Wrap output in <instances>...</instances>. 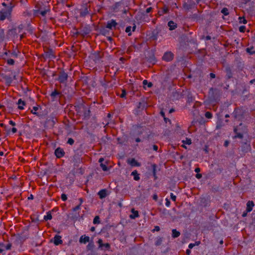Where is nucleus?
Here are the masks:
<instances>
[{
  "instance_id": "4c0bfd02",
  "label": "nucleus",
  "mask_w": 255,
  "mask_h": 255,
  "mask_svg": "<svg viewBox=\"0 0 255 255\" xmlns=\"http://www.w3.org/2000/svg\"><path fill=\"white\" fill-rule=\"evenodd\" d=\"M9 56L13 57V58H17L18 55H17V53L15 51H14L10 53V55Z\"/></svg>"
},
{
  "instance_id": "c85d7f7f",
  "label": "nucleus",
  "mask_w": 255,
  "mask_h": 255,
  "mask_svg": "<svg viewBox=\"0 0 255 255\" xmlns=\"http://www.w3.org/2000/svg\"><path fill=\"white\" fill-rule=\"evenodd\" d=\"M100 166L101 167V168H102L103 171H107L108 170V168L107 166L105 164L101 163L100 164Z\"/></svg>"
},
{
  "instance_id": "4be33fe9",
  "label": "nucleus",
  "mask_w": 255,
  "mask_h": 255,
  "mask_svg": "<svg viewBox=\"0 0 255 255\" xmlns=\"http://www.w3.org/2000/svg\"><path fill=\"white\" fill-rule=\"evenodd\" d=\"M52 215L49 212H47V215L46 216H44V219L45 221L50 220L52 219Z\"/></svg>"
},
{
  "instance_id": "b1692460",
  "label": "nucleus",
  "mask_w": 255,
  "mask_h": 255,
  "mask_svg": "<svg viewBox=\"0 0 255 255\" xmlns=\"http://www.w3.org/2000/svg\"><path fill=\"white\" fill-rule=\"evenodd\" d=\"M143 84L144 86H147L149 88L151 87L152 86V84L151 82H148L146 80H143Z\"/></svg>"
},
{
  "instance_id": "6e6d98bb",
  "label": "nucleus",
  "mask_w": 255,
  "mask_h": 255,
  "mask_svg": "<svg viewBox=\"0 0 255 255\" xmlns=\"http://www.w3.org/2000/svg\"><path fill=\"white\" fill-rule=\"evenodd\" d=\"M210 75L211 78H215V74L214 73H211Z\"/></svg>"
},
{
  "instance_id": "2f4dec72",
  "label": "nucleus",
  "mask_w": 255,
  "mask_h": 255,
  "mask_svg": "<svg viewBox=\"0 0 255 255\" xmlns=\"http://www.w3.org/2000/svg\"><path fill=\"white\" fill-rule=\"evenodd\" d=\"M7 63L10 65H13L14 64V61L12 59H8L7 60Z\"/></svg>"
},
{
  "instance_id": "cd10ccee",
  "label": "nucleus",
  "mask_w": 255,
  "mask_h": 255,
  "mask_svg": "<svg viewBox=\"0 0 255 255\" xmlns=\"http://www.w3.org/2000/svg\"><path fill=\"white\" fill-rule=\"evenodd\" d=\"M98 243L99 244V248H101V249H103L104 244L103 243V240L101 239H99V240L98 241Z\"/></svg>"
},
{
  "instance_id": "4468645a",
  "label": "nucleus",
  "mask_w": 255,
  "mask_h": 255,
  "mask_svg": "<svg viewBox=\"0 0 255 255\" xmlns=\"http://www.w3.org/2000/svg\"><path fill=\"white\" fill-rule=\"evenodd\" d=\"M254 206V203L253 201H248L247 204V211L248 212H251L253 210Z\"/></svg>"
},
{
  "instance_id": "f704fd0d",
  "label": "nucleus",
  "mask_w": 255,
  "mask_h": 255,
  "mask_svg": "<svg viewBox=\"0 0 255 255\" xmlns=\"http://www.w3.org/2000/svg\"><path fill=\"white\" fill-rule=\"evenodd\" d=\"M89 13L88 10L87 8H85L84 11L81 12V15L82 16H85Z\"/></svg>"
},
{
  "instance_id": "7c9ffc66",
  "label": "nucleus",
  "mask_w": 255,
  "mask_h": 255,
  "mask_svg": "<svg viewBox=\"0 0 255 255\" xmlns=\"http://www.w3.org/2000/svg\"><path fill=\"white\" fill-rule=\"evenodd\" d=\"M67 143L72 145L74 143V140L72 138H69L67 141Z\"/></svg>"
},
{
  "instance_id": "49530a36",
  "label": "nucleus",
  "mask_w": 255,
  "mask_h": 255,
  "mask_svg": "<svg viewBox=\"0 0 255 255\" xmlns=\"http://www.w3.org/2000/svg\"><path fill=\"white\" fill-rule=\"evenodd\" d=\"M160 231V227L158 226H156L154 227V230H153V232L154 231Z\"/></svg>"
},
{
  "instance_id": "9b49d317",
  "label": "nucleus",
  "mask_w": 255,
  "mask_h": 255,
  "mask_svg": "<svg viewBox=\"0 0 255 255\" xmlns=\"http://www.w3.org/2000/svg\"><path fill=\"white\" fill-rule=\"evenodd\" d=\"M100 199H103L105 198L107 195L106 189L101 190L98 193Z\"/></svg>"
},
{
  "instance_id": "c9c22d12",
  "label": "nucleus",
  "mask_w": 255,
  "mask_h": 255,
  "mask_svg": "<svg viewBox=\"0 0 255 255\" xmlns=\"http://www.w3.org/2000/svg\"><path fill=\"white\" fill-rule=\"evenodd\" d=\"M246 27L244 25H242L239 27V31L241 32H244L246 31Z\"/></svg>"
},
{
  "instance_id": "423d86ee",
  "label": "nucleus",
  "mask_w": 255,
  "mask_h": 255,
  "mask_svg": "<svg viewBox=\"0 0 255 255\" xmlns=\"http://www.w3.org/2000/svg\"><path fill=\"white\" fill-rule=\"evenodd\" d=\"M54 153L57 158H60L64 156L65 152L62 148L58 147L55 149Z\"/></svg>"
},
{
  "instance_id": "338daca9",
  "label": "nucleus",
  "mask_w": 255,
  "mask_h": 255,
  "mask_svg": "<svg viewBox=\"0 0 255 255\" xmlns=\"http://www.w3.org/2000/svg\"><path fill=\"white\" fill-rule=\"evenodd\" d=\"M242 22L244 23V24H246L247 23V21L246 19H245V18H244V20H243Z\"/></svg>"
},
{
  "instance_id": "f8f14e48",
  "label": "nucleus",
  "mask_w": 255,
  "mask_h": 255,
  "mask_svg": "<svg viewBox=\"0 0 255 255\" xmlns=\"http://www.w3.org/2000/svg\"><path fill=\"white\" fill-rule=\"evenodd\" d=\"M17 105L18 108L20 110H22L24 109V106L25 105V102L22 101L21 99H19L18 100Z\"/></svg>"
},
{
  "instance_id": "5fc2aeb1",
  "label": "nucleus",
  "mask_w": 255,
  "mask_h": 255,
  "mask_svg": "<svg viewBox=\"0 0 255 255\" xmlns=\"http://www.w3.org/2000/svg\"><path fill=\"white\" fill-rule=\"evenodd\" d=\"M186 253L187 255H189L191 253V251L190 249H187L186 251Z\"/></svg>"
},
{
  "instance_id": "a19ab883",
  "label": "nucleus",
  "mask_w": 255,
  "mask_h": 255,
  "mask_svg": "<svg viewBox=\"0 0 255 255\" xmlns=\"http://www.w3.org/2000/svg\"><path fill=\"white\" fill-rule=\"evenodd\" d=\"M170 198L172 201H176V196L175 195H174L173 193H170Z\"/></svg>"
},
{
  "instance_id": "72a5a7b5",
  "label": "nucleus",
  "mask_w": 255,
  "mask_h": 255,
  "mask_svg": "<svg viewBox=\"0 0 255 255\" xmlns=\"http://www.w3.org/2000/svg\"><path fill=\"white\" fill-rule=\"evenodd\" d=\"M100 223V218L99 216H96L93 220L94 224H99Z\"/></svg>"
},
{
  "instance_id": "680f3d73",
  "label": "nucleus",
  "mask_w": 255,
  "mask_h": 255,
  "mask_svg": "<svg viewBox=\"0 0 255 255\" xmlns=\"http://www.w3.org/2000/svg\"><path fill=\"white\" fill-rule=\"evenodd\" d=\"M140 141H141V140H140V139L139 138H138H138H136L135 139V141H136V142H139Z\"/></svg>"
},
{
  "instance_id": "c03bdc74",
  "label": "nucleus",
  "mask_w": 255,
  "mask_h": 255,
  "mask_svg": "<svg viewBox=\"0 0 255 255\" xmlns=\"http://www.w3.org/2000/svg\"><path fill=\"white\" fill-rule=\"evenodd\" d=\"M126 92L125 90H124L122 91V94L121 95V98H124V97H125L126 96Z\"/></svg>"
},
{
  "instance_id": "ea45409f",
  "label": "nucleus",
  "mask_w": 255,
  "mask_h": 255,
  "mask_svg": "<svg viewBox=\"0 0 255 255\" xmlns=\"http://www.w3.org/2000/svg\"><path fill=\"white\" fill-rule=\"evenodd\" d=\"M131 26H128L126 28V32H127V33H128V35H131V33H130V32L131 31Z\"/></svg>"
},
{
  "instance_id": "c756f323",
  "label": "nucleus",
  "mask_w": 255,
  "mask_h": 255,
  "mask_svg": "<svg viewBox=\"0 0 255 255\" xmlns=\"http://www.w3.org/2000/svg\"><path fill=\"white\" fill-rule=\"evenodd\" d=\"M205 117L207 119H211L212 117V114L210 112H207L205 114Z\"/></svg>"
},
{
  "instance_id": "bf43d9fd",
  "label": "nucleus",
  "mask_w": 255,
  "mask_h": 255,
  "mask_svg": "<svg viewBox=\"0 0 255 255\" xmlns=\"http://www.w3.org/2000/svg\"><path fill=\"white\" fill-rule=\"evenodd\" d=\"M164 120L165 123H167V121L170 122V120L168 118H166L165 117L164 118Z\"/></svg>"
},
{
  "instance_id": "052dcab7",
  "label": "nucleus",
  "mask_w": 255,
  "mask_h": 255,
  "mask_svg": "<svg viewBox=\"0 0 255 255\" xmlns=\"http://www.w3.org/2000/svg\"><path fill=\"white\" fill-rule=\"evenodd\" d=\"M104 161V158H100L99 160V162L100 163H102V162Z\"/></svg>"
},
{
  "instance_id": "bb28decb",
  "label": "nucleus",
  "mask_w": 255,
  "mask_h": 255,
  "mask_svg": "<svg viewBox=\"0 0 255 255\" xmlns=\"http://www.w3.org/2000/svg\"><path fill=\"white\" fill-rule=\"evenodd\" d=\"M253 47L247 48V51L250 54L252 55L255 53V51L253 50Z\"/></svg>"
},
{
  "instance_id": "aec40b11",
  "label": "nucleus",
  "mask_w": 255,
  "mask_h": 255,
  "mask_svg": "<svg viewBox=\"0 0 255 255\" xmlns=\"http://www.w3.org/2000/svg\"><path fill=\"white\" fill-rule=\"evenodd\" d=\"M234 131L236 133V135L234 136L235 138H242L243 137V135L242 133L238 132L237 128L236 127L234 128Z\"/></svg>"
},
{
  "instance_id": "dca6fc26",
  "label": "nucleus",
  "mask_w": 255,
  "mask_h": 255,
  "mask_svg": "<svg viewBox=\"0 0 255 255\" xmlns=\"http://www.w3.org/2000/svg\"><path fill=\"white\" fill-rule=\"evenodd\" d=\"M121 5L122 2L121 1L117 2L113 5L112 9L114 11L117 12Z\"/></svg>"
},
{
  "instance_id": "ddd939ff",
  "label": "nucleus",
  "mask_w": 255,
  "mask_h": 255,
  "mask_svg": "<svg viewBox=\"0 0 255 255\" xmlns=\"http://www.w3.org/2000/svg\"><path fill=\"white\" fill-rule=\"evenodd\" d=\"M90 240V238L88 236H82L79 240V241L81 243L86 244L89 242Z\"/></svg>"
},
{
  "instance_id": "a878e982",
  "label": "nucleus",
  "mask_w": 255,
  "mask_h": 255,
  "mask_svg": "<svg viewBox=\"0 0 255 255\" xmlns=\"http://www.w3.org/2000/svg\"><path fill=\"white\" fill-rule=\"evenodd\" d=\"M38 110V107H33L32 110L31 111V113L35 115H38V113L36 111Z\"/></svg>"
},
{
  "instance_id": "0eeeda50",
  "label": "nucleus",
  "mask_w": 255,
  "mask_h": 255,
  "mask_svg": "<svg viewBox=\"0 0 255 255\" xmlns=\"http://www.w3.org/2000/svg\"><path fill=\"white\" fill-rule=\"evenodd\" d=\"M117 25V23L116 20L112 19L111 21L108 22L106 27L110 29H113L114 28H116Z\"/></svg>"
},
{
  "instance_id": "5701e85b",
  "label": "nucleus",
  "mask_w": 255,
  "mask_h": 255,
  "mask_svg": "<svg viewBox=\"0 0 255 255\" xmlns=\"http://www.w3.org/2000/svg\"><path fill=\"white\" fill-rule=\"evenodd\" d=\"M182 142L185 144L190 145L191 144L192 141L190 138H186L185 140H183L182 141Z\"/></svg>"
},
{
  "instance_id": "79ce46f5",
  "label": "nucleus",
  "mask_w": 255,
  "mask_h": 255,
  "mask_svg": "<svg viewBox=\"0 0 255 255\" xmlns=\"http://www.w3.org/2000/svg\"><path fill=\"white\" fill-rule=\"evenodd\" d=\"M105 248L107 250H109L110 249V245L109 243L104 244L103 248Z\"/></svg>"
},
{
  "instance_id": "13d9d810",
  "label": "nucleus",
  "mask_w": 255,
  "mask_h": 255,
  "mask_svg": "<svg viewBox=\"0 0 255 255\" xmlns=\"http://www.w3.org/2000/svg\"><path fill=\"white\" fill-rule=\"evenodd\" d=\"M79 200L80 201V203H79V205H81V204L83 203V199L80 198L79 199Z\"/></svg>"
},
{
  "instance_id": "7ed1b4c3",
  "label": "nucleus",
  "mask_w": 255,
  "mask_h": 255,
  "mask_svg": "<svg viewBox=\"0 0 255 255\" xmlns=\"http://www.w3.org/2000/svg\"><path fill=\"white\" fill-rule=\"evenodd\" d=\"M11 9L8 10H4L0 11V19L3 20L6 17L10 16L11 14Z\"/></svg>"
},
{
  "instance_id": "de8ad7c7",
  "label": "nucleus",
  "mask_w": 255,
  "mask_h": 255,
  "mask_svg": "<svg viewBox=\"0 0 255 255\" xmlns=\"http://www.w3.org/2000/svg\"><path fill=\"white\" fill-rule=\"evenodd\" d=\"M9 124L11 125L12 126H15L16 125V124L13 121L10 120L9 122Z\"/></svg>"
},
{
  "instance_id": "6e6552de",
  "label": "nucleus",
  "mask_w": 255,
  "mask_h": 255,
  "mask_svg": "<svg viewBox=\"0 0 255 255\" xmlns=\"http://www.w3.org/2000/svg\"><path fill=\"white\" fill-rule=\"evenodd\" d=\"M169 8L167 6L164 5L163 7L158 11V14L159 16L163 15L164 14H166L169 12Z\"/></svg>"
},
{
  "instance_id": "f3484780",
  "label": "nucleus",
  "mask_w": 255,
  "mask_h": 255,
  "mask_svg": "<svg viewBox=\"0 0 255 255\" xmlns=\"http://www.w3.org/2000/svg\"><path fill=\"white\" fill-rule=\"evenodd\" d=\"M131 213L132 214H131L129 216L130 218L131 219H133L139 216L138 212L137 211L135 210L134 209H131Z\"/></svg>"
},
{
  "instance_id": "f03ea898",
  "label": "nucleus",
  "mask_w": 255,
  "mask_h": 255,
  "mask_svg": "<svg viewBox=\"0 0 255 255\" xmlns=\"http://www.w3.org/2000/svg\"><path fill=\"white\" fill-rule=\"evenodd\" d=\"M68 79V74L64 71H61L59 73L58 80L60 83L66 82Z\"/></svg>"
},
{
  "instance_id": "1a4fd4ad",
  "label": "nucleus",
  "mask_w": 255,
  "mask_h": 255,
  "mask_svg": "<svg viewBox=\"0 0 255 255\" xmlns=\"http://www.w3.org/2000/svg\"><path fill=\"white\" fill-rule=\"evenodd\" d=\"M128 163L131 166L139 167L140 166V164L134 158H131L128 160Z\"/></svg>"
},
{
  "instance_id": "09e8293b",
  "label": "nucleus",
  "mask_w": 255,
  "mask_h": 255,
  "mask_svg": "<svg viewBox=\"0 0 255 255\" xmlns=\"http://www.w3.org/2000/svg\"><path fill=\"white\" fill-rule=\"evenodd\" d=\"M11 132L12 133H15L17 132V129L15 128H11Z\"/></svg>"
},
{
  "instance_id": "9d476101",
  "label": "nucleus",
  "mask_w": 255,
  "mask_h": 255,
  "mask_svg": "<svg viewBox=\"0 0 255 255\" xmlns=\"http://www.w3.org/2000/svg\"><path fill=\"white\" fill-rule=\"evenodd\" d=\"M62 241L61 240V237L59 235H56L54 237V244L57 246L62 244Z\"/></svg>"
},
{
  "instance_id": "a18cd8bd",
  "label": "nucleus",
  "mask_w": 255,
  "mask_h": 255,
  "mask_svg": "<svg viewBox=\"0 0 255 255\" xmlns=\"http://www.w3.org/2000/svg\"><path fill=\"white\" fill-rule=\"evenodd\" d=\"M152 10V8L151 7H149L146 8V12L147 13L150 12Z\"/></svg>"
},
{
  "instance_id": "37998d69",
  "label": "nucleus",
  "mask_w": 255,
  "mask_h": 255,
  "mask_svg": "<svg viewBox=\"0 0 255 255\" xmlns=\"http://www.w3.org/2000/svg\"><path fill=\"white\" fill-rule=\"evenodd\" d=\"M165 201H166V202H165V205L167 207H169L170 205V201L167 198H166Z\"/></svg>"
},
{
  "instance_id": "2eb2a0df",
  "label": "nucleus",
  "mask_w": 255,
  "mask_h": 255,
  "mask_svg": "<svg viewBox=\"0 0 255 255\" xmlns=\"http://www.w3.org/2000/svg\"><path fill=\"white\" fill-rule=\"evenodd\" d=\"M168 25L169 27V29L172 30L177 27V24L174 21L170 20L168 22Z\"/></svg>"
},
{
  "instance_id": "4d7b16f0",
  "label": "nucleus",
  "mask_w": 255,
  "mask_h": 255,
  "mask_svg": "<svg viewBox=\"0 0 255 255\" xmlns=\"http://www.w3.org/2000/svg\"><path fill=\"white\" fill-rule=\"evenodd\" d=\"M195 171L196 173H198V172H199L200 171V169L199 168H198H198H196L195 169Z\"/></svg>"
},
{
  "instance_id": "69168bd1",
  "label": "nucleus",
  "mask_w": 255,
  "mask_h": 255,
  "mask_svg": "<svg viewBox=\"0 0 255 255\" xmlns=\"http://www.w3.org/2000/svg\"><path fill=\"white\" fill-rule=\"evenodd\" d=\"M255 82V79H253L252 80L250 81V84H253L254 82Z\"/></svg>"
},
{
  "instance_id": "a211bd4d",
  "label": "nucleus",
  "mask_w": 255,
  "mask_h": 255,
  "mask_svg": "<svg viewBox=\"0 0 255 255\" xmlns=\"http://www.w3.org/2000/svg\"><path fill=\"white\" fill-rule=\"evenodd\" d=\"M131 175L133 176V179L135 181H138L140 179L139 174L136 170L131 172Z\"/></svg>"
},
{
  "instance_id": "f257e3e1",
  "label": "nucleus",
  "mask_w": 255,
  "mask_h": 255,
  "mask_svg": "<svg viewBox=\"0 0 255 255\" xmlns=\"http://www.w3.org/2000/svg\"><path fill=\"white\" fill-rule=\"evenodd\" d=\"M45 59H53L56 58L54 52L53 50L49 48H44V53L43 55Z\"/></svg>"
},
{
  "instance_id": "e433bc0d",
  "label": "nucleus",
  "mask_w": 255,
  "mask_h": 255,
  "mask_svg": "<svg viewBox=\"0 0 255 255\" xmlns=\"http://www.w3.org/2000/svg\"><path fill=\"white\" fill-rule=\"evenodd\" d=\"M80 209H81V205L79 204L77 206H76V207H75L74 208H73V211L74 212H76L77 211L80 210Z\"/></svg>"
},
{
  "instance_id": "0e129e2a",
  "label": "nucleus",
  "mask_w": 255,
  "mask_h": 255,
  "mask_svg": "<svg viewBox=\"0 0 255 255\" xmlns=\"http://www.w3.org/2000/svg\"><path fill=\"white\" fill-rule=\"evenodd\" d=\"M160 114H161V115L163 117V118H164V117H165V114H164V113L163 112H160Z\"/></svg>"
},
{
  "instance_id": "3c124183",
  "label": "nucleus",
  "mask_w": 255,
  "mask_h": 255,
  "mask_svg": "<svg viewBox=\"0 0 255 255\" xmlns=\"http://www.w3.org/2000/svg\"><path fill=\"white\" fill-rule=\"evenodd\" d=\"M152 198L155 201H157V199H158V196L156 194H154L153 195V197H152Z\"/></svg>"
},
{
  "instance_id": "8fccbe9b",
  "label": "nucleus",
  "mask_w": 255,
  "mask_h": 255,
  "mask_svg": "<svg viewBox=\"0 0 255 255\" xmlns=\"http://www.w3.org/2000/svg\"><path fill=\"white\" fill-rule=\"evenodd\" d=\"M196 177L197 178V179H200L201 177H202V174H200V173H197L196 175Z\"/></svg>"
},
{
  "instance_id": "e2e57ef3",
  "label": "nucleus",
  "mask_w": 255,
  "mask_h": 255,
  "mask_svg": "<svg viewBox=\"0 0 255 255\" xmlns=\"http://www.w3.org/2000/svg\"><path fill=\"white\" fill-rule=\"evenodd\" d=\"M229 144V142L228 141H226L224 143V145L225 146H227Z\"/></svg>"
},
{
  "instance_id": "412c9836",
  "label": "nucleus",
  "mask_w": 255,
  "mask_h": 255,
  "mask_svg": "<svg viewBox=\"0 0 255 255\" xmlns=\"http://www.w3.org/2000/svg\"><path fill=\"white\" fill-rule=\"evenodd\" d=\"M180 235L179 232L177 231L176 229H173L172 231V237L173 238H176L178 237Z\"/></svg>"
},
{
  "instance_id": "603ef678",
  "label": "nucleus",
  "mask_w": 255,
  "mask_h": 255,
  "mask_svg": "<svg viewBox=\"0 0 255 255\" xmlns=\"http://www.w3.org/2000/svg\"><path fill=\"white\" fill-rule=\"evenodd\" d=\"M158 148V146H157V145H153V150H155V151H157Z\"/></svg>"
},
{
  "instance_id": "20e7f679",
  "label": "nucleus",
  "mask_w": 255,
  "mask_h": 255,
  "mask_svg": "<svg viewBox=\"0 0 255 255\" xmlns=\"http://www.w3.org/2000/svg\"><path fill=\"white\" fill-rule=\"evenodd\" d=\"M173 56L174 55L172 52H167L164 54L162 59L165 61H170L173 59Z\"/></svg>"
},
{
  "instance_id": "473e14b6",
  "label": "nucleus",
  "mask_w": 255,
  "mask_h": 255,
  "mask_svg": "<svg viewBox=\"0 0 255 255\" xmlns=\"http://www.w3.org/2000/svg\"><path fill=\"white\" fill-rule=\"evenodd\" d=\"M60 94V93L58 92L57 90H54L53 92H52L51 94V96L52 97H54L57 95H58Z\"/></svg>"
},
{
  "instance_id": "58836bf2",
  "label": "nucleus",
  "mask_w": 255,
  "mask_h": 255,
  "mask_svg": "<svg viewBox=\"0 0 255 255\" xmlns=\"http://www.w3.org/2000/svg\"><path fill=\"white\" fill-rule=\"evenodd\" d=\"M61 198L62 200L63 201H65L67 199V197L66 195L65 194H62L61 195Z\"/></svg>"
},
{
  "instance_id": "774afa93",
  "label": "nucleus",
  "mask_w": 255,
  "mask_h": 255,
  "mask_svg": "<svg viewBox=\"0 0 255 255\" xmlns=\"http://www.w3.org/2000/svg\"><path fill=\"white\" fill-rule=\"evenodd\" d=\"M160 242H161V241H158V242H157L155 243V245H156V246H159V245L160 244Z\"/></svg>"
},
{
  "instance_id": "39448f33",
  "label": "nucleus",
  "mask_w": 255,
  "mask_h": 255,
  "mask_svg": "<svg viewBox=\"0 0 255 255\" xmlns=\"http://www.w3.org/2000/svg\"><path fill=\"white\" fill-rule=\"evenodd\" d=\"M11 247V244L10 243H8L6 245H5L3 243H0V254L2 253L5 250H10Z\"/></svg>"
},
{
  "instance_id": "393cba45",
  "label": "nucleus",
  "mask_w": 255,
  "mask_h": 255,
  "mask_svg": "<svg viewBox=\"0 0 255 255\" xmlns=\"http://www.w3.org/2000/svg\"><path fill=\"white\" fill-rule=\"evenodd\" d=\"M221 12L224 14L225 15H228L229 14V10L226 7H224L222 10H221Z\"/></svg>"
},
{
  "instance_id": "864d4df0",
  "label": "nucleus",
  "mask_w": 255,
  "mask_h": 255,
  "mask_svg": "<svg viewBox=\"0 0 255 255\" xmlns=\"http://www.w3.org/2000/svg\"><path fill=\"white\" fill-rule=\"evenodd\" d=\"M195 246V244H190L188 246V247L190 249H192Z\"/></svg>"
},
{
  "instance_id": "6ab92c4d",
  "label": "nucleus",
  "mask_w": 255,
  "mask_h": 255,
  "mask_svg": "<svg viewBox=\"0 0 255 255\" xmlns=\"http://www.w3.org/2000/svg\"><path fill=\"white\" fill-rule=\"evenodd\" d=\"M49 11V9H47L45 10H37L36 12V13H39L41 14L42 16H45L47 12Z\"/></svg>"
}]
</instances>
